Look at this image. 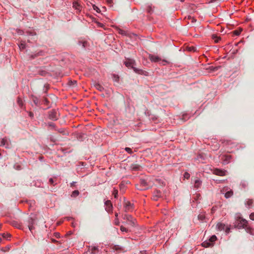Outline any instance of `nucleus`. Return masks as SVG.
Wrapping results in <instances>:
<instances>
[{
	"label": "nucleus",
	"instance_id": "obj_57",
	"mask_svg": "<svg viewBox=\"0 0 254 254\" xmlns=\"http://www.w3.org/2000/svg\"><path fill=\"white\" fill-rule=\"evenodd\" d=\"M49 126H53V125H52V124H49Z\"/></svg>",
	"mask_w": 254,
	"mask_h": 254
},
{
	"label": "nucleus",
	"instance_id": "obj_15",
	"mask_svg": "<svg viewBox=\"0 0 254 254\" xmlns=\"http://www.w3.org/2000/svg\"><path fill=\"white\" fill-rule=\"evenodd\" d=\"M94 87L100 91H102L104 90L103 87L98 83H95Z\"/></svg>",
	"mask_w": 254,
	"mask_h": 254
},
{
	"label": "nucleus",
	"instance_id": "obj_42",
	"mask_svg": "<svg viewBox=\"0 0 254 254\" xmlns=\"http://www.w3.org/2000/svg\"><path fill=\"white\" fill-rule=\"evenodd\" d=\"M49 182L51 184H53L54 183V180L52 178H50L49 179Z\"/></svg>",
	"mask_w": 254,
	"mask_h": 254
},
{
	"label": "nucleus",
	"instance_id": "obj_31",
	"mask_svg": "<svg viewBox=\"0 0 254 254\" xmlns=\"http://www.w3.org/2000/svg\"><path fill=\"white\" fill-rule=\"evenodd\" d=\"M231 159V156L229 155H227L225 156V160H224L225 161L226 163H228L229 162V161Z\"/></svg>",
	"mask_w": 254,
	"mask_h": 254
},
{
	"label": "nucleus",
	"instance_id": "obj_45",
	"mask_svg": "<svg viewBox=\"0 0 254 254\" xmlns=\"http://www.w3.org/2000/svg\"><path fill=\"white\" fill-rule=\"evenodd\" d=\"M55 236H56L57 238H59V237H60V234H59V233H56V234H55Z\"/></svg>",
	"mask_w": 254,
	"mask_h": 254
},
{
	"label": "nucleus",
	"instance_id": "obj_30",
	"mask_svg": "<svg viewBox=\"0 0 254 254\" xmlns=\"http://www.w3.org/2000/svg\"><path fill=\"white\" fill-rule=\"evenodd\" d=\"M113 249L116 251L122 250V248L119 245L114 246Z\"/></svg>",
	"mask_w": 254,
	"mask_h": 254
},
{
	"label": "nucleus",
	"instance_id": "obj_41",
	"mask_svg": "<svg viewBox=\"0 0 254 254\" xmlns=\"http://www.w3.org/2000/svg\"><path fill=\"white\" fill-rule=\"evenodd\" d=\"M146 182L145 181H141V184L143 186H146Z\"/></svg>",
	"mask_w": 254,
	"mask_h": 254
},
{
	"label": "nucleus",
	"instance_id": "obj_14",
	"mask_svg": "<svg viewBox=\"0 0 254 254\" xmlns=\"http://www.w3.org/2000/svg\"><path fill=\"white\" fill-rule=\"evenodd\" d=\"M130 168L132 170L138 171L140 170V166L137 164H132Z\"/></svg>",
	"mask_w": 254,
	"mask_h": 254
},
{
	"label": "nucleus",
	"instance_id": "obj_3",
	"mask_svg": "<svg viewBox=\"0 0 254 254\" xmlns=\"http://www.w3.org/2000/svg\"><path fill=\"white\" fill-rule=\"evenodd\" d=\"M26 33L28 36V41L29 42L33 43L37 40L36 33L33 30H28Z\"/></svg>",
	"mask_w": 254,
	"mask_h": 254
},
{
	"label": "nucleus",
	"instance_id": "obj_29",
	"mask_svg": "<svg viewBox=\"0 0 254 254\" xmlns=\"http://www.w3.org/2000/svg\"><path fill=\"white\" fill-rule=\"evenodd\" d=\"M17 103L19 105V106L22 107L23 106V102L21 98H18L17 99Z\"/></svg>",
	"mask_w": 254,
	"mask_h": 254
},
{
	"label": "nucleus",
	"instance_id": "obj_52",
	"mask_svg": "<svg viewBox=\"0 0 254 254\" xmlns=\"http://www.w3.org/2000/svg\"><path fill=\"white\" fill-rule=\"evenodd\" d=\"M71 219V218H70V217H67V220H70Z\"/></svg>",
	"mask_w": 254,
	"mask_h": 254
},
{
	"label": "nucleus",
	"instance_id": "obj_8",
	"mask_svg": "<svg viewBox=\"0 0 254 254\" xmlns=\"http://www.w3.org/2000/svg\"><path fill=\"white\" fill-rule=\"evenodd\" d=\"M124 209L126 211H132V204L129 201L125 200L124 202Z\"/></svg>",
	"mask_w": 254,
	"mask_h": 254
},
{
	"label": "nucleus",
	"instance_id": "obj_55",
	"mask_svg": "<svg viewBox=\"0 0 254 254\" xmlns=\"http://www.w3.org/2000/svg\"><path fill=\"white\" fill-rule=\"evenodd\" d=\"M153 199H154V200H156V198H155V196H153Z\"/></svg>",
	"mask_w": 254,
	"mask_h": 254
},
{
	"label": "nucleus",
	"instance_id": "obj_49",
	"mask_svg": "<svg viewBox=\"0 0 254 254\" xmlns=\"http://www.w3.org/2000/svg\"><path fill=\"white\" fill-rule=\"evenodd\" d=\"M12 225H13V226H15V227H17V224H16V222H13V223H12Z\"/></svg>",
	"mask_w": 254,
	"mask_h": 254
},
{
	"label": "nucleus",
	"instance_id": "obj_38",
	"mask_svg": "<svg viewBox=\"0 0 254 254\" xmlns=\"http://www.w3.org/2000/svg\"><path fill=\"white\" fill-rule=\"evenodd\" d=\"M184 177L186 179H189L190 177V175L189 173H187V172H186L185 174H184Z\"/></svg>",
	"mask_w": 254,
	"mask_h": 254
},
{
	"label": "nucleus",
	"instance_id": "obj_54",
	"mask_svg": "<svg viewBox=\"0 0 254 254\" xmlns=\"http://www.w3.org/2000/svg\"><path fill=\"white\" fill-rule=\"evenodd\" d=\"M17 169L19 170L20 169V166H17Z\"/></svg>",
	"mask_w": 254,
	"mask_h": 254
},
{
	"label": "nucleus",
	"instance_id": "obj_27",
	"mask_svg": "<svg viewBox=\"0 0 254 254\" xmlns=\"http://www.w3.org/2000/svg\"><path fill=\"white\" fill-rule=\"evenodd\" d=\"M187 50L190 52H195L196 51V48L193 46L187 47Z\"/></svg>",
	"mask_w": 254,
	"mask_h": 254
},
{
	"label": "nucleus",
	"instance_id": "obj_16",
	"mask_svg": "<svg viewBox=\"0 0 254 254\" xmlns=\"http://www.w3.org/2000/svg\"><path fill=\"white\" fill-rule=\"evenodd\" d=\"M201 185V182L200 180H196L195 181L194 187L198 189Z\"/></svg>",
	"mask_w": 254,
	"mask_h": 254
},
{
	"label": "nucleus",
	"instance_id": "obj_56",
	"mask_svg": "<svg viewBox=\"0 0 254 254\" xmlns=\"http://www.w3.org/2000/svg\"><path fill=\"white\" fill-rule=\"evenodd\" d=\"M162 62H165V63H166V62H167V61H166V60H163V61H162Z\"/></svg>",
	"mask_w": 254,
	"mask_h": 254
},
{
	"label": "nucleus",
	"instance_id": "obj_9",
	"mask_svg": "<svg viewBox=\"0 0 254 254\" xmlns=\"http://www.w3.org/2000/svg\"><path fill=\"white\" fill-rule=\"evenodd\" d=\"M9 140L6 138H3L0 139V146H4L6 148L9 147Z\"/></svg>",
	"mask_w": 254,
	"mask_h": 254
},
{
	"label": "nucleus",
	"instance_id": "obj_39",
	"mask_svg": "<svg viewBox=\"0 0 254 254\" xmlns=\"http://www.w3.org/2000/svg\"><path fill=\"white\" fill-rule=\"evenodd\" d=\"M93 9L94 10H95L97 12H99L100 11V9L97 6H96L95 5H93Z\"/></svg>",
	"mask_w": 254,
	"mask_h": 254
},
{
	"label": "nucleus",
	"instance_id": "obj_6",
	"mask_svg": "<svg viewBox=\"0 0 254 254\" xmlns=\"http://www.w3.org/2000/svg\"><path fill=\"white\" fill-rule=\"evenodd\" d=\"M247 221L243 218H239L236 221V225L239 228H245L247 225Z\"/></svg>",
	"mask_w": 254,
	"mask_h": 254
},
{
	"label": "nucleus",
	"instance_id": "obj_33",
	"mask_svg": "<svg viewBox=\"0 0 254 254\" xmlns=\"http://www.w3.org/2000/svg\"><path fill=\"white\" fill-rule=\"evenodd\" d=\"M125 149L127 153L129 154H131L132 153V150L130 148L126 147Z\"/></svg>",
	"mask_w": 254,
	"mask_h": 254
},
{
	"label": "nucleus",
	"instance_id": "obj_21",
	"mask_svg": "<svg viewBox=\"0 0 254 254\" xmlns=\"http://www.w3.org/2000/svg\"><path fill=\"white\" fill-rule=\"evenodd\" d=\"M87 42L85 41L79 42V44L81 45L83 48H85L87 46Z\"/></svg>",
	"mask_w": 254,
	"mask_h": 254
},
{
	"label": "nucleus",
	"instance_id": "obj_44",
	"mask_svg": "<svg viewBox=\"0 0 254 254\" xmlns=\"http://www.w3.org/2000/svg\"><path fill=\"white\" fill-rule=\"evenodd\" d=\"M216 210V208L214 207H213L211 209V212L213 213Z\"/></svg>",
	"mask_w": 254,
	"mask_h": 254
},
{
	"label": "nucleus",
	"instance_id": "obj_10",
	"mask_svg": "<svg viewBox=\"0 0 254 254\" xmlns=\"http://www.w3.org/2000/svg\"><path fill=\"white\" fill-rule=\"evenodd\" d=\"M213 173L216 175L223 176L226 175V171L223 170L215 169L213 170Z\"/></svg>",
	"mask_w": 254,
	"mask_h": 254
},
{
	"label": "nucleus",
	"instance_id": "obj_36",
	"mask_svg": "<svg viewBox=\"0 0 254 254\" xmlns=\"http://www.w3.org/2000/svg\"><path fill=\"white\" fill-rule=\"evenodd\" d=\"M113 194L114 195V197L117 198L118 195V190L114 189L113 192Z\"/></svg>",
	"mask_w": 254,
	"mask_h": 254
},
{
	"label": "nucleus",
	"instance_id": "obj_46",
	"mask_svg": "<svg viewBox=\"0 0 254 254\" xmlns=\"http://www.w3.org/2000/svg\"><path fill=\"white\" fill-rule=\"evenodd\" d=\"M234 33H235V34L236 35H239V34H240V32H238V31H235Z\"/></svg>",
	"mask_w": 254,
	"mask_h": 254
},
{
	"label": "nucleus",
	"instance_id": "obj_26",
	"mask_svg": "<svg viewBox=\"0 0 254 254\" xmlns=\"http://www.w3.org/2000/svg\"><path fill=\"white\" fill-rule=\"evenodd\" d=\"M79 193V192L78 190H74L71 194V196L72 197H76L77 195H78Z\"/></svg>",
	"mask_w": 254,
	"mask_h": 254
},
{
	"label": "nucleus",
	"instance_id": "obj_18",
	"mask_svg": "<svg viewBox=\"0 0 254 254\" xmlns=\"http://www.w3.org/2000/svg\"><path fill=\"white\" fill-rule=\"evenodd\" d=\"M253 203V201L252 199H247L246 201V205L248 207H250L252 206V204Z\"/></svg>",
	"mask_w": 254,
	"mask_h": 254
},
{
	"label": "nucleus",
	"instance_id": "obj_4",
	"mask_svg": "<svg viewBox=\"0 0 254 254\" xmlns=\"http://www.w3.org/2000/svg\"><path fill=\"white\" fill-rule=\"evenodd\" d=\"M124 220L127 221V223L131 226H134L136 224V220L131 215L125 214L123 217Z\"/></svg>",
	"mask_w": 254,
	"mask_h": 254
},
{
	"label": "nucleus",
	"instance_id": "obj_13",
	"mask_svg": "<svg viewBox=\"0 0 254 254\" xmlns=\"http://www.w3.org/2000/svg\"><path fill=\"white\" fill-rule=\"evenodd\" d=\"M73 7L78 11H80L81 8L80 5L78 2L75 1L73 2Z\"/></svg>",
	"mask_w": 254,
	"mask_h": 254
},
{
	"label": "nucleus",
	"instance_id": "obj_58",
	"mask_svg": "<svg viewBox=\"0 0 254 254\" xmlns=\"http://www.w3.org/2000/svg\"><path fill=\"white\" fill-rule=\"evenodd\" d=\"M1 41V38L0 37V42Z\"/></svg>",
	"mask_w": 254,
	"mask_h": 254
},
{
	"label": "nucleus",
	"instance_id": "obj_28",
	"mask_svg": "<svg viewBox=\"0 0 254 254\" xmlns=\"http://www.w3.org/2000/svg\"><path fill=\"white\" fill-rule=\"evenodd\" d=\"M35 223V220L32 218H30L28 220V225H34Z\"/></svg>",
	"mask_w": 254,
	"mask_h": 254
},
{
	"label": "nucleus",
	"instance_id": "obj_23",
	"mask_svg": "<svg viewBox=\"0 0 254 254\" xmlns=\"http://www.w3.org/2000/svg\"><path fill=\"white\" fill-rule=\"evenodd\" d=\"M212 37V39L214 40L215 43L219 42V40H220V37H218L215 35H213Z\"/></svg>",
	"mask_w": 254,
	"mask_h": 254
},
{
	"label": "nucleus",
	"instance_id": "obj_19",
	"mask_svg": "<svg viewBox=\"0 0 254 254\" xmlns=\"http://www.w3.org/2000/svg\"><path fill=\"white\" fill-rule=\"evenodd\" d=\"M205 218V216L204 215V214H203V213H200L198 215V219L200 220V221H203Z\"/></svg>",
	"mask_w": 254,
	"mask_h": 254
},
{
	"label": "nucleus",
	"instance_id": "obj_47",
	"mask_svg": "<svg viewBox=\"0 0 254 254\" xmlns=\"http://www.w3.org/2000/svg\"><path fill=\"white\" fill-rule=\"evenodd\" d=\"M29 115L30 117H32L33 116V114L32 113H31V112H29Z\"/></svg>",
	"mask_w": 254,
	"mask_h": 254
},
{
	"label": "nucleus",
	"instance_id": "obj_1",
	"mask_svg": "<svg viewBox=\"0 0 254 254\" xmlns=\"http://www.w3.org/2000/svg\"><path fill=\"white\" fill-rule=\"evenodd\" d=\"M125 64L127 67L132 68L133 71L136 73L145 76H147L148 74L147 71L135 67L134 66L135 65V61L133 60L127 59L125 62Z\"/></svg>",
	"mask_w": 254,
	"mask_h": 254
},
{
	"label": "nucleus",
	"instance_id": "obj_43",
	"mask_svg": "<svg viewBox=\"0 0 254 254\" xmlns=\"http://www.w3.org/2000/svg\"><path fill=\"white\" fill-rule=\"evenodd\" d=\"M17 33H18L19 34L21 35V34H22V33H23V32L22 31L20 30H18L17 31Z\"/></svg>",
	"mask_w": 254,
	"mask_h": 254
},
{
	"label": "nucleus",
	"instance_id": "obj_12",
	"mask_svg": "<svg viewBox=\"0 0 254 254\" xmlns=\"http://www.w3.org/2000/svg\"><path fill=\"white\" fill-rule=\"evenodd\" d=\"M105 209L106 211L108 212L112 211V204L110 200H107L105 203Z\"/></svg>",
	"mask_w": 254,
	"mask_h": 254
},
{
	"label": "nucleus",
	"instance_id": "obj_25",
	"mask_svg": "<svg viewBox=\"0 0 254 254\" xmlns=\"http://www.w3.org/2000/svg\"><path fill=\"white\" fill-rule=\"evenodd\" d=\"M19 47L20 49H24L25 48V43L24 42H21L20 45H19Z\"/></svg>",
	"mask_w": 254,
	"mask_h": 254
},
{
	"label": "nucleus",
	"instance_id": "obj_5",
	"mask_svg": "<svg viewBox=\"0 0 254 254\" xmlns=\"http://www.w3.org/2000/svg\"><path fill=\"white\" fill-rule=\"evenodd\" d=\"M217 229L219 231L224 230L226 233H229L230 230V227L228 225H226L222 223H218L216 225Z\"/></svg>",
	"mask_w": 254,
	"mask_h": 254
},
{
	"label": "nucleus",
	"instance_id": "obj_20",
	"mask_svg": "<svg viewBox=\"0 0 254 254\" xmlns=\"http://www.w3.org/2000/svg\"><path fill=\"white\" fill-rule=\"evenodd\" d=\"M186 18H187V19L190 20L191 22L192 23L195 22L196 21V20L195 19V18L190 16V15H189Z\"/></svg>",
	"mask_w": 254,
	"mask_h": 254
},
{
	"label": "nucleus",
	"instance_id": "obj_34",
	"mask_svg": "<svg viewBox=\"0 0 254 254\" xmlns=\"http://www.w3.org/2000/svg\"><path fill=\"white\" fill-rule=\"evenodd\" d=\"M120 229H121V231H122V232H128L127 229L126 228H125V227H124L123 226H121Z\"/></svg>",
	"mask_w": 254,
	"mask_h": 254
},
{
	"label": "nucleus",
	"instance_id": "obj_53",
	"mask_svg": "<svg viewBox=\"0 0 254 254\" xmlns=\"http://www.w3.org/2000/svg\"><path fill=\"white\" fill-rule=\"evenodd\" d=\"M115 223H116V225H118L119 224V222L118 221H116Z\"/></svg>",
	"mask_w": 254,
	"mask_h": 254
},
{
	"label": "nucleus",
	"instance_id": "obj_17",
	"mask_svg": "<svg viewBox=\"0 0 254 254\" xmlns=\"http://www.w3.org/2000/svg\"><path fill=\"white\" fill-rule=\"evenodd\" d=\"M49 117L50 119L54 120H56L57 119V117L56 116V113H55L54 112H51L49 114Z\"/></svg>",
	"mask_w": 254,
	"mask_h": 254
},
{
	"label": "nucleus",
	"instance_id": "obj_24",
	"mask_svg": "<svg viewBox=\"0 0 254 254\" xmlns=\"http://www.w3.org/2000/svg\"><path fill=\"white\" fill-rule=\"evenodd\" d=\"M97 250V248L96 247H92L89 251L91 252V253L92 254H95L96 251Z\"/></svg>",
	"mask_w": 254,
	"mask_h": 254
},
{
	"label": "nucleus",
	"instance_id": "obj_32",
	"mask_svg": "<svg viewBox=\"0 0 254 254\" xmlns=\"http://www.w3.org/2000/svg\"><path fill=\"white\" fill-rule=\"evenodd\" d=\"M28 228L29 229V230L30 231V232L33 233V230H34L35 229V227L34 226V225H28Z\"/></svg>",
	"mask_w": 254,
	"mask_h": 254
},
{
	"label": "nucleus",
	"instance_id": "obj_40",
	"mask_svg": "<svg viewBox=\"0 0 254 254\" xmlns=\"http://www.w3.org/2000/svg\"><path fill=\"white\" fill-rule=\"evenodd\" d=\"M250 218L251 220H254V212L252 213L250 215Z\"/></svg>",
	"mask_w": 254,
	"mask_h": 254
},
{
	"label": "nucleus",
	"instance_id": "obj_11",
	"mask_svg": "<svg viewBox=\"0 0 254 254\" xmlns=\"http://www.w3.org/2000/svg\"><path fill=\"white\" fill-rule=\"evenodd\" d=\"M149 59L152 62H159L161 61V59L157 56L153 55H149Z\"/></svg>",
	"mask_w": 254,
	"mask_h": 254
},
{
	"label": "nucleus",
	"instance_id": "obj_51",
	"mask_svg": "<svg viewBox=\"0 0 254 254\" xmlns=\"http://www.w3.org/2000/svg\"><path fill=\"white\" fill-rule=\"evenodd\" d=\"M115 216H116V217L117 218L118 216V214L117 213H116L115 214Z\"/></svg>",
	"mask_w": 254,
	"mask_h": 254
},
{
	"label": "nucleus",
	"instance_id": "obj_48",
	"mask_svg": "<svg viewBox=\"0 0 254 254\" xmlns=\"http://www.w3.org/2000/svg\"><path fill=\"white\" fill-rule=\"evenodd\" d=\"M157 196H160L161 195V192L160 191H157Z\"/></svg>",
	"mask_w": 254,
	"mask_h": 254
},
{
	"label": "nucleus",
	"instance_id": "obj_22",
	"mask_svg": "<svg viewBox=\"0 0 254 254\" xmlns=\"http://www.w3.org/2000/svg\"><path fill=\"white\" fill-rule=\"evenodd\" d=\"M4 239H8V238H9L10 237V235L9 234H5V233H3L2 234L0 235Z\"/></svg>",
	"mask_w": 254,
	"mask_h": 254
},
{
	"label": "nucleus",
	"instance_id": "obj_50",
	"mask_svg": "<svg viewBox=\"0 0 254 254\" xmlns=\"http://www.w3.org/2000/svg\"><path fill=\"white\" fill-rule=\"evenodd\" d=\"M52 242L55 243L57 242V241L56 240H54V239H52Z\"/></svg>",
	"mask_w": 254,
	"mask_h": 254
},
{
	"label": "nucleus",
	"instance_id": "obj_37",
	"mask_svg": "<svg viewBox=\"0 0 254 254\" xmlns=\"http://www.w3.org/2000/svg\"><path fill=\"white\" fill-rule=\"evenodd\" d=\"M106 2L110 6H112V3L113 2V0H106Z\"/></svg>",
	"mask_w": 254,
	"mask_h": 254
},
{
	"label": "nucleus",
	"instance_id": "obj_2",
	"mask_svg": "<svg viewBox=\"0 0 254 254\" xmlns=\"http://www.w3.org/2000/svg\"><path fill=\"white\" fill-rule=\"evenodd\" d=\"M217 238L215 235L212 236L208 241H205L202 243V246L205 248H208L213 246Z\"/></svg>",
	"mask_w": 254,
	"mask_h": 254
},
{
	"label": "nucleus",
	"instance_id": "obj_7",
	"mask_svg": "<svg viewBox=\"0 0 254 254\" xmlns=\"http://www.w3.org/2000/svg\"><path fill=\"white\" fill-rule=\"evenodd\" d=\"M221 191L222 193H224V192L226 191L225 193V197L226 198L230 197L233 194V192L232 190H228V188L226 187L224 188L223 190H221Z\"/></svg>",
	"mask_w": 254,
	"mask_h": 254
},
{
	"label": "nucleus",
	"instance_id": "obj_35",
	"mask_svg": "<svg viewBox=\"0 0 254 254\" xmlns=\"http://www.w3.org/2000/svg\"><path fill=\"white\" fill-rule=\"evenodd\" d=\"M113 78L115 81L118 82L119 81V77L118 75H113Z\"/></svg>",
	"mask_w": 254,
	"mask_h": 254
}]
</instances>
